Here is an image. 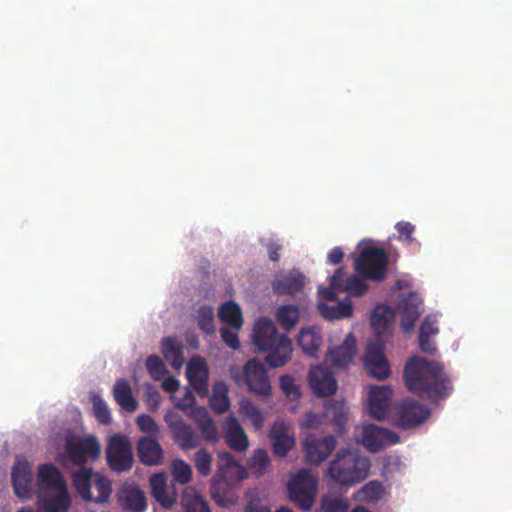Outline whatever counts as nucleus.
I'll return each mask as SVG.
<instances>
[{"label": "nucleus", "mask_w": 512, "mask_h": 512, "mask_svg": "<svg viewBox=\"0 0 512 512\" xmlns=\"http://www.w3.org/2000/svg\"><path fill=\"white\" fill-rule=\"evenodd\" d=\"M279 384L281 390L288 398L295 400L300 397L301 393L299 387L296 385L295 379L291 375H282Z\"/></svg>", "instance_id": "obj_50"}, {"label": "nucleus", "mask_w": 512, "mask_h": 512, "mask_svg": "<svg viewBox=\"0 0 512 512\" xmlns=\"http://www.w3.org/2000/svg\"><path fill=\"white\" fill-rule=\"evenodd\" d=\"M93 488L96 491V495L92 494V500L95 503H104L108 500L111 495L112 487L111 481L102 475H96L93 482Z\"/></svg>", "instance_id": "obj_42"}, {"label": "nucleus", "mask_w": 512, "mask_h": 512, "mask_svg": "<svg viewBox=\"0 0 512 512\" xmlns=\"http://www.w3.org/2000/svg\"><path fill=\"white\" fill-rule=\"evenodd\" d=\"M393 312L390 307L378 305L371 316V326L376 334L375 339H382L384 342L390 334L389 329Z\"/></svg>", "instance_id": "obj_30"}, {"label": "nucleus", "mask_w": 512, "mask_h": 512, "mask_svg": "<svg viewBox=\"0 0 512 512\" xmlns=\"http://www.w3.org/2000/svg\"><path fill=\"white\" fill-rule=\"evenodd\" d=\"M429 415L430 411L425 405L408 398L396 407L395 423L400 428L408 429L423 423Z\"/></svg>", "instance_id": "obj_10"}, {"label": "nucleus", "mask_w": 512, "mask_h": 512, "mask_svg": "<svg viewBox=\"0 0 512 512\" xmlns=\"http://www.w3.org/2000/svg\"><path fill=\"white\" fill-rule=\"evenodd\" d=\"M270 465V458L264 449H257L251 457L250 468L255 474H264Z\"/></svg>", "instance_id": "obj_45"}, {"label": "nucleus", "mask_w": 512, "mask_h": 512, "mask_svg": "<svg viewBox=\"0 0 512 512\" xmlns=\"http://www.w3.org/2000/svg\"><path fill=\"white\" fill-rule=\"evenodd\" d=\"M385 343L382 339H374L368 342L363 363L367 373L378 379L384 380L390 375V366L384 354Z\"/></svg>", "instance_id": "obj_9"}, {"label": "nucleus", "mask_w": 512, "mask_h": 512, "mask_svg": "<svg viewBox=\"0 0 512 512\" xmlns=\"http://www.w3.org/2000/svg\"><path fill=\"white\" fill-rule=\"evenodd\" d=\"M194 463L200 475L207 476L210 474L212 457L205 449H200L195 453Z\"/></svg>", "instance_id": "obj_47"}, {"label": "nucleus", "mask_w": 512, "mask_h": 512, "mask_svg": "<svg viewBox=\"0 0 512 512\" xmlns=\"http://www.w3.org/2000/svg\"><path fill=\"white\" fill-rule=\"evenodd\" d=\"M106 460L115 472L129 471L134 463L133 447L130 439L123 434L112 435L106 446Z\"/></svg>", "instance_id": "obj_7"}, {"label": "nucleus", "mask_w": 512, "mask_h": 512, "mask_svg": "<svg viewBox=\"0 0 512 512\" xmlns=\"http://www.w3.org/2000/svg\"><path fill=\"white\" fill-rule=\"evenodd\" d=\"M348 509L349 503L345 498L333 495H324L321 498V512H348Z\"/></svg>", "instance_id": "obj_41"}, {"label": "nucleus", "mask_w": 512, "mask_h": 512, "mask_svg": "<svg viewBox=\"0 0 512 512\" xmlns=\"http://www.w3.org/2000/svg\"><path fill=\"white\" fill-rule=\"evenodd\" d=\"M367 289V284L356 275L347 277L343 286V292L355 297L362 296Z\"/></svg>", "instance_id": "obj_46"}, {"label": "nucleus", "mask_w": 512, "mask_h": 512, "mask_svg": "<svg viewBox=\"0 0 512 512\" xmlns=\"http://www.w3.org/2000/svg\"><path fill=\"white\" fill-rule=\"evenodd\" d=\"M384 489L381 482L372 480L366 483L358 491V498L361 501L376 503L383 495Z\"/></svg>", "instance_id": "obj_40"}, {"label": "nucleus", "mask_w": 512, "mask_h": 512, "mask_svg": "<svg viewBox=\"0 0 512 512\" xmlns=\"http://www.w3.org/2000/svg\"><path fill=\"white\" fill-rule=\"evenodd\" d=\"M113 395L115 401L126 412H134L137 409V402L132 395V389L126 379H119L114 385Z\"/></svg>", "instance_id": "obj_33"}, {"label": "nucleus", "mask_w": 512, "mask_h": 512, "mask_svg": "<svg viewBox=\"0 0 512 512\" xmlns=\"http://www.w3.org/2000/svg\"><path fill=\"white\" fill-rule=\"evenodd\" d=\"M344 276H345V272H344L343 268H338L330 278L331 286H333L334 288H337L339 291L343 292V286L345 283Z\"/></svg>", "instance_id": "obj_60"}, {"label": "nucleus", "mask_w": 512, "mask_h": 512, "mask_svg": "<svg viewBox=\"0 0 512 512\" xmlns=\"http://www.w3.org/2000/svg\"><path fill=\"white\" fill-rule=\"evenodd\" d=\"M139 460L145 465H157L163 457V450L156 439L142 437L137 443Z\"/></svg>", "instance_id": "obj_27"}, {"label": "nucleus", "mask_w": 512, "mask_h": 512, "mask_svg": "<svg viewBox=\"0 0 512 512\" xmlns=\"http://www.w3.org/2000/svg\"><path fill=\"white\" fill-rule=\"evenodd\" d=\"M37 482L39 492L53 491L67 487L60 470L53 464H41L38 468Z\"/></svg>", "instance_id": "obj_24"}, {"label": "nucleus", "mask_w": 512, "mask_h": 512, "mask_svg": "<svg viewBox=\"0 0 512 512\" xmlns=\"http://www.w3.org/2000/svg\"><path fill=\"white\" fill-rule=\"evenodd\" d=\"M267 251L269 255V259L273 262H276L280 259V251L282 250V246L277 242L270 240L267 245Z\"/></svg>", "instance_id": "obj_62"}, {"label": "nucleus", "mask_w": 512, "mask_h": 512, "mask_svg": "<svg viewBox=\"0 0 512 512\" xmlns=\"http://www.w3.org/2000/svg\"><path fill=\"white\" fill-rule=\"evenodd\" d=\"M181 503L185 512H210L208 503L193 489H186Z\"/></svg>", "instance_id": "obj_38"}, {"label": "nucleus", "mask_w": 512, "mask_h": 512, "mask_svg": "<svg viewBox=\"0 0 512 512\" xmlns=\"http://www.w3.org/2000/svg\"><path fill=\"white\" fill-rule=\"evenodd\" d=\"M161 351L165 360L174 369H180L184 364V346L175 337H165L161 341Z\"/></svg>", "instance_id": "obj_31"}, {"label": "nucleus", "mask_w": 512, "mask_h": 512, "mask_svg": "<svg viewBox=\"0 0 512 512\" xmlns=\"http://www.w3.org/2000/svg\"><path fill=\"white\" fill-rule=\"evenodd\" d=\"M173 479L180 484H187L192 477L191 467L182 459H176L172 462Z\"/></svg>", "instance_id": "obj_44"}, {"label": "nucleus", "mask_w": 512, "mask_h": 512, "mask_svg": "<svg viewBox=\"0 0 512 512\" xmlns=\"http://www.w3.org/2000/svg\"><path fill=\"white\" fill-rule=\"evenodd\" d=\"M336 445L337 440L333 435L318 438L314 434H308L302 443L306 461L314 465H319L326 460Z\"/></svg>", "instance_id": "obj_11"}, {"label": "nucleus", "mask_w": 512, "mask_h": 512, "mask_svg": "<svg viewBox=\"0 0 512 512\" xmlns=\"http://www.w3.org/2000/svg\"><path fill=\"white\" fill-rule=\"evenodd\" d=\"M195 403V397L193 392L187 390L184 396L178 401L177 406L182 410H187L191 408Z\"/></svg>", "instance_id": "obj_63"}, {"label": "nucleus", "mask_w": 512, "mask_h": 512, "mask_svg": "<svg viewBox=\"0 0 512 512\" xmlns=\"http://www.w3.org/2000/svg\"><path fill=\"white\" fill-rule=\"evenodd\" d=\"M304 284V275L292 271L278 276L272 283V289L277 295H294L302 291Z\"/></svg>", "instance_id": "obj_25"}, {"label": "nucleus", "mask_w": 512, "mask_h": 512, "mask_svg": "<svg viewBox=\"0 0 512 512\" xmlns=\"http://www.w3.org/2000/svg\"><path fill=\"white\" fill-rule=\"evenodd\" d=\"M324 418L332 424L337 434H344L348 414L347 408L345 407L343 401H327V403L324 406Z\"/></svg>", "instance_id": "obj_28"}, {"label": "nucleus", "mask_w": 512, "mask_h": 512, "mask_svg": "<svg viewBox=\"0 0 512 512\" xmlns=\"http://www.w3.org/2000/svg\"><path fill=\"white\" fill-rule=\"evenodd\" d=\"M210 407L216 413H224L230 407L228 387L224 382H216L212 388V395L209 400Z\"/></svg>", "instance_id": "obj_36"}, {"label": "nucleus", "mask_w": 512, "mask_h": 512, "mask_svg": "<svg viewBox=\"0 0 512 512\" xmlns=\"http://www.w3.org/2000/svg\"><path fill=\"white\" fill-rule=\"evenodd\" d=\"M245 512H271L270 508L258 495L251 493L248 495V501L245 507Z\"/></svg>", "instance_id": "obj_52"}, {"label": "nucleus", "mask_w": 512, "mask_h": 512, "mask_svg": "<svg viewBox=\"0 0 512 512\" xmlns=\"http://www.w3.org/2000/svg\"><path fill=\"white\" fill-rule=\"evenodd\" d=\"M221 339L223 342L233 350H237L240 347L239 337L236 331H232V328L221 327L219 330Z\"/></svg>", "instance_id": "obj_51"}, {"label": "nucleus", "mask_w": 512, "mask_h": 512, "mask_svg": "<svg viewBox=\"0 0 512 512\" xmlns=\"http://www.w3.org/2000/svg\"><path fill=\"white\" fill-rule=\"evenodd\" d=\"M403 378L409 391L432 401L446 398L453 390L443 366L422 357L414 356L406 362Z\"/></svg>", "instance_id": "obj_1"}, {"label": "nucleus", "mask_w": 512, "mask_h": 512, "mask_svg": "<svg viewBox=\"0 0 512 512\" xmlns=\"http://www.w3.org/2000/svg\"><path fill=\"white\" fill-rule=\"evenodd\" d=\"M230 375L237 384L244 382L249 391L257 395L268 396L271 394L272 387L268 372L264 364L255 358L248 360L244 364L242 371L234 367L231 368Z\"/></svg>", "instance_id": "obj_5"}, {"label": "nucleus", "mask_w": 512, "mask_h": 512, "mask_svg": "<svg viewBox=\"0 0 512 512\" xmlns=\"http://www.w3.org/2000/svg\"><path fill=\"white\" fill-rule=\"evenodd\" d=\"M422 299L415 292L404 295L398 303V311L401 318V326L405 332L410 331L418 320Z\"/></svg>", "instance_id": "obj_20"}, {"label": "nucleus", "mask_w": 512, "mask_h": 512, "mask_svg": "<svg viewBox=\"0 0 512 512\" xmlns=\"http://www.w3.org/2000/svg\"><path fill=\"white\" fill-rule=\"evenodd\" d=\"M197 322L200 330L213 334L215 332L213 308L207 305L200 306L197 310Z\"/></svg>", "instance_id": "obj_43"}, {"label": "nucleus", "mask_w": 512, "mask_h": 512, "mask_svg": "<svg viewBox=\"0 0 512 512\" xmlns=\"http://www.w3.org/2000/svg\"><path fill=\"white\" fill-rule=\"evenodd\" d=\"M269 437L272 441L273 452L277 456H285L294 446L295 440L288 434L283 422L276 421L270 430Z\"/></svg>", "instance_id": "obj_26"}, {"label": "nucleus", "mask_w": 512, "mask_h": 512, "mask_svg": "<svg viewBox=\"0 0 512 512\" xmlns=\"http://www.w3.org/2000/svg\"><path fill=\"white\" fill-rule=\"evenodd\" d=\"M370 467L369 458L355 450L342 448L330 461L327 475L340 487L350 488L369 476Z\"/></svg>", "instance_id": "obj_3"}, {"label": "nucleus", "mask_w": 512, "mask_h": 512, "mask_svg": "<svg viewBox=\"0 0 512 512\" xmlns=\"http://www.w3.org/2000/svg\"><path fill=\"white\" fill-rule=\"evenodd\" d=\"M246 470L235 460L228 452H222L217 457V470L213 477L214 485L226 483L234 485L235 483L245 479Z\"/></svg>", "instance_id": "obj_12"}, {"label": "nucleus", "mask_w": 512, "mask_h": 512, "mask_svg": "<svg viewBox=\"0 0 512 512\" xmlns=\"http://www.w3.org/2000/svg\"><path fill=\"white\" fill-rule=\"evenodd\" d=\"M318 489V479L313 473L305 468L298 470L288 484V498L299 509L309 511L315 501Z\"/></svg>", "instance_id": "obj_4"}, {"label": "nucleus", "mask_w": 512, "mask_h": 512, "mask_svg": "<svg viewBox=\"0 0 512 512\" xmlns=\"http://www.w3.org/2000/svg\"><path fill=\"white\" fill-rule=\"evenodd\" d=\"M344 253L340 247H334L328 254L327 262L329 264H339L342 262Z\"/></svg>", "instance_id": "obj_64"}, {"label": "nucleus", "mask_w": 512, "mask_h": 512, "mask_svg": "<svg viewBox=\"0 0 512 512\" xmlns=\"http://www.w3.org/2000/svg\"><path fill=\"white\" fill-rule=\"evenodd\" d=\"M94 415L102 424L111 422V415L106 402L98 395L92 397Z\"/></svg>", "instance_id": "obj_48"}, {"label": "nucleus", "mask_w": 512, "mask_h": 512, "mask_svg": "<svg viewBox=\"0 0 512 512\" xmlns=\"http://www.w3.org/2000/svg\"><path fill=\"white\" fill-rule=\"evenodd\" d=\"M190 416L196 422L197 426L207 423L212 420L209 412L204 407H195L192 409Z\"/></svg>", "instance_id": "obj_57"}, {"label": "nucleus", "mask_w": 512, "mask_h": 512, "mask_svg": "<svg viewBox=\"0 0 512 512\" xmlns=\"http://www.w3.org/2000/svg\"><path fill=\"white\" fill-rule=\"evenodd\" d=\"M280 326L285 330H291L299 321V309L295 305H282L275 314Z\"/></svg>", "instance_id": "obj_39"}, {"label": "nucleus", "mask_w": 512, "mask_h": 512, "mask_svg": "<svg viewBox=\"0 0 512 512\" xmlns=\"http://www.w3.org/2000/svg\"><path fill=\"white\" fill-rule=\"evenodd\" d=\"M323 339L319 328H302L299 332L297 343L304 354L310 357H317Z\"/></svg>", "instance_id": "obj_29"}, {"label": "nucleus", "mask_w": 512, "mask_h": 512, "mask_svg": "<svg viewBox=\"0 0 512 512\" xmlns=\"http://www.w3.org/2000/svg\"><path fill=\"white\" fill-rule=\"evenodd\" d=\"M186 377L189 385L200 397L207 396L209 370L204 358L194 356L189 360L186 367Z\"/></svg>", "instance_id": "obj_15"}, {"label": "nucleus", "mask_w": 512, "mask_h": 512, "mask_svg": "<svg viewBox=\"0 0 512 512\" xmlns=\"http://www.w3.org/2000/svg\"><path fill=\"white\" fill-rule=\"evenodd\" d=\"M223 434L225 442L231 449L243 452L248 448V437L235 416L230 415L225 419Z\"/></svg>", "instance_id": "obj_23"}, {"label": "nucleus", "mask_w": 512, "mask_h": 512, "mask_svg": "<svg viewBox=\"0 0 512 512\" xmlns=\"http://www.w3.org/2000/svg\"><path fill=\"white\" fill-rule=\"evenodd\" d=\"M12 485L15 494L23 499L32 496V466L26 460L17 459L12 467Z\"/></svg>", "instance_id": "obj_17"}, {"label": "nucleus", "mask_w": 512, "mask_h": 512, "mask_svg": "<svg viewBox=\"0 0 512 512\" xmlns=\"http://www.w3.org/2000/svg\"><path fill=\"white\" fill-rule=\"evenodd\" d=\"M438 332L439 329L437 326L436 317L432 315L426 316L423 322L421 323L419 334L435 336L436 334H438Z\"/></svg>", "instance_id": "obj_55"}, {"label": "nucleus", "mask_w": 512, "mask_h": 512, "mask_svg": "<svg viewBox=\"0 0 512 512\" xmlns=\"http://www.w3.org/2000/svg\"><path fill=\"white\" fill-rule=\"evenodd\" d=\"M203 438L208 442H216L219 439L218 431L213 420L198 426Z\"/></svg>", "instance_id": "obj_56"}, {"label": "nucleus", "mask_w": 512, "mask_h": 512, "mask_svg": "<svg viewBox=\"0 0 512 512\" xmlns=\"http://www.w3.org/2000/svg\"><path fill=\"white\" fill-rule=\"evenodd\" d=\"M319 313L328 320L342 319L351 316L353 312L350 302H339L335 305H329L323 302L318 303Z\"/></svg>", "instance_id": "obj_37"}, {"label": "nucleus", "mask_w": 512, "mask_h": 512, "mask_svg": "<svg viewBox=\"0 0 512 512\" xmlns=\"http://www.w3.org/2000/svg\"><path fill=\"white\" fill-rule=\"evenodd\" d=\"M146 367L151 377L155 380H159L167 372L164 362L157 355L147 357Z\"/></svg>", "instance_id": "obj_49"}, {"label": "nucleus", "mask_w": 512, "mask_h": 512, "mask_svg": "<svg viewBox=\"0 0 512 512\" xmlns=\"http://www.w3.org/2000/svg\"><path fill=\"white\" fill-rule=\"evenodd\" d=\"M336 291H339L337 288H334L333 286L329 287H318V293L319 296L326 301H336L337 300V294Z\"/></svg>", "instance_id": "obj_61"}, {"label": "nucleus", "mask_w": 512, "mask_h": 512, "mask_svg": "<svg viewBox=\"0 0 512 512\" xmlns=\"http://www.w3.org/2000/svg\"><path fill=\"white\" fill-rule=\"evenodd\" d=\"M356 343L355 336L349 333L341 345L329 350L326 355V362L335 369L345 368L355 356Z\"/></svg>", "instance_id": "obj_22"}, {"label": "nucleus", "mask_w": 512, "mask_h": 512, "mask_svg": "<svg viewBox=\"0 0 512 512\" xmlns=\"http://www.w3.org/2000/svg\"><path fill=\"white\" fill-rule=\"evenodd\" d=\"M392 390L389 386H371L369 389L368 410L372 418L383 420L388 415Z\"/></svg>", "instance_id": "obj_21"}, {"label": "nucleus", "mask_w": 512, "mask_h": 512, "mask_svg": "<svg viewBox=\"0 0 512 512\" xmlns=\"http://www.w3.org/2000/svg\"><path fill=\"white\" fill-rule=\"evenodd\" d=\"M165 421L171 430L174 442L183 450L196 448L200 444V438L194 429L176 416H165Z\"/></svg>", "instance_id": "obj_14"}, {"label": "nucleus", "mask_w": 512, "mask_h": 512, "mask_svg": "<svg viewBox=\"0 0 512 512\" xmlns=\"http://www.w3.org/2000/svg\"><path fill=\"white\" fill-rule=\"evenodd\" d=\"M398 442L399 436L389 429L381 428L374 424H368L363 427L361 443L370 452L381 451L387 446Z\"/></svg>", "instance_id": "obj_13"}, {"label": "nucleus", "mask_w": 512, "mask_h": 512, "mask_svg": "<svg viewBox=\"0 0 512 512\" xmlns=\"http://www.w3.org/2000/svg\"><path fill=\"white\" fill-rule=\"evenodd\" d=\"M119 506L128 512H144L147 508L145 493L135 484L122 485L116 494Z\"/></svg>", "instance_id": "obj_18"}, {"label": "nucleus", "mask_w": 512, "mask_h": 512, "mask_svg": "<svg viewBox=\"0 0 512 512\" xmlns=\"http://www.w3.org/2000/svg\"><path fill=\"white\" fill-rule=\"evenodd\" d=\"M354 266L365 279L381 282L386 278L388 255L382 248L366 247L356 258Z\"/></svg>", "instance_id": "obj_6"}, {"label": "nucleus", "mask_w": 512, "mask_h": 512, "mask_svg": "<svg viewBox=\"0 0 512 512\" xmlns=\"http://www.w3.org/2000/svg\"><path fill=\"white\" fill-rule=\"evenodd\" d=\"M151 493L153 497L166 508H170L175 502L174 493H170L167 487V479L164 474H154L150 478Z\"/></svg>", "instance_id": "obj_32"}, {"label": "nucleus", "mask_w": 512, "mask_h": 512, "mask_svg": "<svg viewBox=\"0 0 512 512\" xmlns=\"http://www.w3.org/2000/svg\"><path fill=\"white\" fill-rule=\"evenodd\" d=\"M136 423L139 429L146 433L156 434L158 432V426L154 419L148 414H141L137 417Z\"/></svg>", "instance_id": "obj_54"}, {"label": "nucleus", "mask_w": 512, "mask_h": 512, "mask_svg": "<svg viewBox=\"0 0 512 512\" xmlns=\"http://www.w3.org/2000/svg\"><path fill=\"white\" fill-rule=\"evenodd\" d=\"M72 503L68 487L39 492L38 504L42 512H68Z\"/></svg>", "instance_id": "obj_19"}, {"label": "nucleus", "mask_w": 512, "mask_h": 512, "mask_svg": "<svg viewBox=\"0 0 512 512\" xmlns=\"http://www.w3.org/2000/svg\"><path fill=\"white\" fill-rule=\"evenodd\" d=\"M324 415H320L314 412H308L306 414L305 421L302 423V427L307 429H316L323 422Z\"/></svg>", "instance_id": "obj_58"}, {"label": "nucleus", "mask_w": 512, "mask_h": 512, "mask_svg": "<svg viewBox=\"0 0 512 512\" xmlns=\"http://www.w3.org/2000/svg\"><path fill=\"white\" fill-rule=\"evenodd\" d=\"M218 317L222 323L235 330H240L243 325L241 308L233 301L225 302L220 306Z\"/></svg>", "instance_id": "obj_34"}, {"label": "nucleus", "mask_w": 512, "mask_h": 512, "mask_svg": "<svg viewBox=\"0 0 512 512\" xmlns=\"http://www.w3.org/2000/svg\"><path fill=\"white\" fill-rule=\"evenodd\" d=\"M65 448L68 458L77 466L85 465L88 459H97L101 453L100 443L93 435L69 437L66 439Z\"/></svg>", "instance_id": "obj_8"}, {"label": "nucleus", "mask_w": 512, "mask_h": 512, "mask_svg": "<svg viewBox=\"0 0 512 512\" xmlns=\"http://www.w3.org/2000/svg\"><path fill=\"white\" fill-rule=\"evenodd\" d=\"M431 337L432 336L419 334V345L422 352L428 354H434L436 352V345Z\"/></svg>", "instance_id": "obj_59"}, {"label": "nucleus", "mask_w": 512, "mask_h": 512, "mask_svg": "<svg viewBox=\"0 0 512 512\" xmlns=\"http://www.w3.org/2000/svg\"><path fill=\"white\" fill-rule=\"evenodd\" d=\"M252 339L259 351L267 353L265 363L269 367H282L291 360L292 341L287 335L278 332L272 320L258 319L253 329Z\"/></svg>", "instance_id": "obj_2"}, {"label": "nucleus", "mask_w": 512, "mask_h": 512, "mask_svg": "<svg viewBox=\"0 0 512 512\" xmlns=\"http://www.w3.org/2000/svg\"><path fill=\"white\" fill-rule=\"evenodd\" d=\"M92 468L83 467L72 475V482L77 493L85 500H92Z\"/></svg>", "instance_id": "obj_35"}, {"label": "nucleus", "mask_w": 512, "mask_h": 512, "mask_svg": "<svg viewBox=\"0 0 512 512\" xmlns=\"http://www.w3.org/2000/svg\"><path fill=\"white\" fill-rule=\"evenodd\" d=\"M308 383L312 392L319 397L333 395L338 388L333 373L323 366H314L310 369Z\"/></svg>", "instance_id": "obj_16"}, {"label": "nucleus", "mask_w": 512, "mask_h": 512, "mask_svg": "<svg viewBox=\"0 0 512 512\" xmlns=\"http://www.w3.org/2000/svg\"><path fill=\"white\" fill-rule=\"evenodd\" d=\"M396 230L399 233V238L402 241H405L408 244H411L413 239V233L415 231V226L407 221H400L395 226Z\"/></svg>", "instance_id": "obj_53"}]
</instances>
